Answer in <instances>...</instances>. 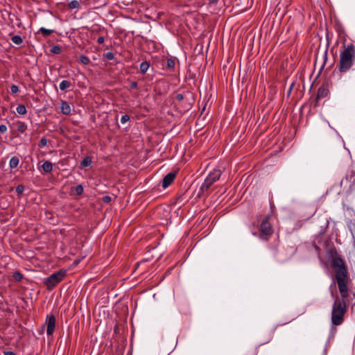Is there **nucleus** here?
<instances>
[{
    "instance_id": "obj_34",
    "label": "nucleus",
    "mask_w": 355,
    "mask_h": 355,
    "mask_svg": "<svg viewBox=\"0 0 355 355\" xmlns=\"http://www.w3.org/2000/svg\"><path fill=\"white\" fill-rule=\"evenodd\" d=\"M105 42V38L103 36H100L97 39V42L98 44H103Z\"/></svg>"
},
{
    "instance_id": "obj_13",
    "label": "nucleus",
    "mask_w": 355,
    "mask_h": 355,
    "mask_svg": "<svg viewBox=\"0 0 355 355\" xmlns=\"http://www.w3.org/2000/svg\"><path fill=\"white\" fill-rule=\"evenodd\" d=\"M53 32V30L52 29H47L44 27H41L37 31V33H42L43 36L46 37L50 35Z\"/></svg>"
},
{
    "instance_id": "obj_35",
    "label": "nucleus",
    "mask_w": 355,
    "mask_h": 355,
    "mask_svg": "<svg viewBox=\"0 0 355 355\" xmlns=\"http://www.w3.org/2000/svg\"><path fill=\"white\" fill-rule=\"evenodd\" d=\"M110 199H111V198H110V196H107L103 197V201H104L105 202H110Z\"/></svg>"
},
{
    "instance_id": "obj_22",
    "label": "nucleus",
    "mask_w": 355,
    "mask_h": 355,
    "mask_svg": "<svg viewBox=\"0 0 355 355\" xmlns=\"http://www.w3.org/2000/svg\"><path fill=\"white\" fill-rule=\"evenodd\" d=\"M12 277L15 280L19 282L22 279L23 275L19 271H15L13 272Z\"/></svg>"
},
{
    "instance_id": "obj_6",
    "label": "nucleus",
    "mask_w": 355,
    "mask_h": 355,
    "mask_svg": "<svg viewBox=\"0 0 355 355\" xmlns=\"http://www.w3.org/2000/svg\"><path fill=\"white\" fill-rule=\"evenodd\" d=\"M259 232L265 234H272L273 232L272 228L268 222V218H265L259 226Z\"/></svg>"
},
{
    "instance_id": "obj_37",
    "label": "nucleus",
    "mask_w": 355,
    "mask_h": 355,
    "mask_svg": "<svg viewBox=\"0 0 355 355\" xmlns=\"http://www.w3.org/2000/svg\"><path fill=\"white\" fill-rule=\"evenodd\" d=\"M190 108H191V105H190L189 103L187 105H186V106L184 107V109H185V110H189V109H190Z\"/></svg>"
},
{
    "instance_id": "obj_18",
    "label": "nucleus",
    "mask_w": 355,
    "mask_h": 355,
    "mask_svg": "<svg viewBox=\"0 0 355 355\" xmlns=\"http://www.w3.org/2000/svg\"><path fill=\"white\" fill-rule=\"evenodd\" d=\"M16 110H17V113L21 114V115H24V114H25L27 112L26 106L24 105H22V104L19 105L17 107Z\"/></svg>"
},
{
    "instance_id": "obj_10",
    "label": "nucleus",
    "mask_w": 355,
    "mask_h": 355,
    "mask_svg": "<svg viewBox=\"0 0 355 355\" xmlns=\"http://www.w3.org/2000/svg\"><path fill=\"white\" fill-rule=\"evenodd\" d=\"M329 91L324 87H320L317 94V98H324L327 96Z\"/></svg>"
},
{
    "instance_id": "obj_5",
    "label": "nucleus",
    "mask_w": 355,
    "mask_h": 355,
    "mask_svg": "<svg viewBox=\"0 0 355 355\" xmlns=\"http://www.w3.org/2000/svg\"><path fill=\"white\" fill-rule=\"evenodd\" d=\"M176 177L175 172H171L166 175L161 182V185L164 189H166L174 181Z\"/></svg>"
},
{
    "instance_id": "obj_24",
    "label": "nucleus",
    "mask_w": 355,
    "mask_h": 355,
    "mask_svg": "<svg viewBox=\"0 0 355 355\" xmlns=\"http://www.w3.org/2000/svg\"><path fill=\"white\" fill-rule=\"evenodd\" d=\"M48 144V140L45 138V137H42L39 144H38V146L40 148H43L44 146H46Z\"/></svg>"
},
{
    "instance_id": "obj_2",
    "label": "nucleus",
    "mask_w": 355,
    "mask_h": 355,
    "mask_svg": "<svg viewBox=\"0 0 355 355\" xmlns=\"http://www.w3.org/2000/svg\"><path fill=\"white\" fill-rule=\"evenodd\" d=\"M355 60V46L348 44L340 54L338 68L340 72H346L353 65Z\"/></svg>"
},
{
    "instance_id": "obj_38",
    "label": "nucleus",
    "mask_w": 355,
    "mask_h": 355,
    "mask_svg": "<svg viewBox=\"0 0 355 355\" xmlns=\"http://www.w3.org/2000/svg\"><path fill=\"white\" fill-rule=\"evenodd\" d=\"M218 0H209V2L211 3H216Z\"/></svg>"
},
{
    "instance_id": "obj_41",
    "label": "nucleus",
    "mask_w": 355,
    "mask_h": 355,
    "mask_svg": "<svg viewBox=\"0 0 355 355\" xmlns=\"http://www.w3.org/2000/svg\"><path fill=\"white\" fill-rule=\"evenodd\" d=\"M326 354V350H324V355Z\"/></svg>"
},
{
    "instance_id": "obj_32",
    "label": "nucleus",
    "mask_w": 355,
    "mask_h": 355,
    "mask_svg": "<svg viewBox=\"0 0 355 355\" xmlns=\"http://www.w3.org/2000/svg\"><path fill=\"white\" fill-rule=\"evenodd\" d=\"M8 128L7 126L4 124L0 125V132L1 133H5L7 131Z\"/></svg>"
},
{
    "instance_id": "obj_26",
    "label": "nucleus",
    "mask_w": 355,
    "mask_h": 355,
    "mask_svg": "<svg viewBox=\"0 0 355 355\" xmlns=\"http://www.w3.org/2000/svg\"><path fill=\"white\" fill-rule=\"evenodd\" d=\"M84 189L81 184H78L75 188V191L78 195H81L83 193Z\"/></svg>"
},
{
    "instance_id": "obj_8",
    "label": "nucleus",
    "mask_w": 355,
    "mask_h": 355,
    "mask_svg": "<svg viewBox=\"0 0 355 355\" xmlns=\"http://www.w3.org/2000/svg\"><path fill=\"white\" fill-rule=\"evenodd\" d=\"M60 110L63 114L69 115L71 113L70 105L65 101H61Z\"/></svg>"
},
{
    "instance_id": "obj_15",
    "label": "nucleus",
    "mask_w": 355,
    "mask_h": 355,
    "mask_svg": "<svg viewBox=\"0 0 355 355\" xmlns=\"http://www.w3.org/2000/svg\"><path fill=\"white\" fill-rule=\"evenodd\" d=\"M150 64L148 62L145 61L141 63L139 69L142 73H145L149 69Z\"/></svg>"
},
{
    "instance_id": "obj_3",
    "label": "nucleus",
    "mask_w": 355,
    "mask_h": 355,
    "mask_svg": "<svg viewBox=\"0 0 355 355\" xmlns=\"http://www.w3.org/2000/svg\"><path fill=\"white\" fill-rule=\"evenodd\" d=\"M223 173V169L220 166L216 167L213 171H210L201 184L198 193V196H202L208 193L209 188L214 182L218 180Z\"/></svg>"
},
{
    "instance_id": "obj_11",
    "label": "nucleus",
    "mask_w": 355,
    "mask_h": 355,
    "mask_svg": "<svg viewBox=\"0 0 355 355\" xmlns=\"http://www.w3.org/2000/svg\"><path fill=\"white\" fill-rule=\"evenodd\" d=\"M19 159L17 157H12L9 162V166L11 168H15L18 166Z\"/></svg>"
},
{
    "instance_id": "obj_36",
    "label": "nucleus",
    "mask_w": 355,
    "mask_h": 355,
    "mask_svg": "<svg viewBox=\"0 0 355 355\" xmlns=\"http://www.w3.org/2000/svg\"><path fill=\"white\" fill-rule=\"evenodd\" d=\"M5 355H15L12 352H5Z\"/></svg>"
},
{
    "instance_id": "obj_19",
    "label": "nucleus",
    "mask_w": 355,
    "mask_h": 355,
    "mask_svg": "<svg viewBox=\"0 0 355 355\" xmlns=\"http://www.w3.org/2000/svg\"><path fill=\"white\" fill-rule=\"evenodd\" d=\"M50 51L54 54H60L62 52V48L59 45H55L51 47Z\"/></svg>"
},
{
    "instance_id": "obj_17",
    "label": "nucleus",
    "mask_w": 355,
    "mask_h": 355,
    "mask_svg": "<svg viewBox=\"0 0 355 355\" xmlns=\"http://www.w3.org/2000/svg\"><path fill=\"white\" fill-rule=\"evenodd\" d=\"M12 42L17 45H21L23 42V39L20 35H14L11 37Z\"/></svg>"
},
{
    "instance_id": "obj_31",
    "label": "nucleus",
    "mask_w": 355,
    "mask_h": 355,
    "mask_svg": "<svg viewBox=\"0 0 355 355\" xmlns=\"http://www.w3.org/2000/svg\"><path fill=\"white\" fill-rule=\"evenodd\" d=\"M175 99L180 103L184 99V96L182 94H178L175 96Z\"/></svg>"
},
{
    "instance_id": "obj_28",
    "label": "nucleus",
    "mask_w": 355,
    "mask_h": 355,
    "mask_svg": "<svg viewBox=\"0 0 355 355\" xmlns=\"http://www.w3.org/2000/svg\"><path fill=\"white\" fill-rule=\"evenodd\" d=\"M130 120V116L128 114H124L121 118V123L124 124Z\"/></svg>"
},
{
    "instance_id": "obj_1",
    "label": "nucleus",
    "mask_w": 355,
    "mask_h": 355,
    "mask_svg": "<svg viewBox=\"0 0 355 355\" xmlns=\"http://www.w3.org/2000/svg\"><path fill=\"white\" fill-rule=\"evenodd\" d=\"M327 258L330 261L331 267L335 273L338 290L343 298L334 302L331 311V323L333 325L338 326L343 322L346 312V303L344 299L349 296L347 286L349 282L348 270L345 260L336 248H331L328 250Z\"/></svg>"
},
{
    "instance_id": "obj_7",
    "label": "nucleus",
    "mask_w": 355,
    "mask_h": 355,
    "mask_svg": "<svg viewBox=\"0 0 355 355\" xmlns=\"http://www.w3.org/2000/svg\"><path fill=\"white\" fill-rule=\"evenodd\" d=\"M55 327V318L54 315L47 317L46 320V334L48 336L53 334Z\"/></svg>"
},
{
    "instance_id": "obj_27",
    "label": "nucleus",
    "mask_w": 355,
    "mask_h": 355,
    "mask_svg": "<svg viewBox=\"0 0 355 355\" xmlns=\"http://www.w3.org/2000/svg\"><path fill=\"white\" fill-rule=\"evenodd\" d=\"M270 234H265L264 233H261L259 234V238L264 241H268L269 240V236Z\"/></svg>"
},
{
    "instance_id": "obj_9",
    "label": "nucleus",
    "mask_w": 355,
    "mask_h": 355,
    "mask_svg": "<svg viewBox=\"0 0 355 355\" xmlns=\"http://www.w3.org/2000/svg\"><path fill=\"white\" fill-rule=\"evenodd\" d=\"M42 169L44 170V172L46 173H50L53 170V164L51 162H49V161H45L42 165Z\"/></svg>"
},
{
    "instance_id": "obj_4",
    "label": "nucleus",
    "mask_w": 355,
    "mask_h": 355,
    "mask_svg": "<svg viewBox=\"0 0 355 355\" xmlns=\"http://www.w3.org/2000/svg\"><path fill=\"white\" fill-rule=\"evenodd\" d=\"M65 275L66 271L61 270L58 272L51 274L45 279L44 283L49 288H52L55 287L59 282H60Z\"/></svg>"
},
{
    "instance_id": "obj_30",
    "label": "nucleus",
    "mask_w": 355,
    "mask_h": 355,
    "mask_svg": "<svg viewBox=\"0 0 355 355\" xmlns=\"http://www.w3.org/2000/svg\"><path fill=\"white\" fill-rule=\"evenodd\" d=\"M24 191V187L23 185L21 184H19L18 185L17 187H16V192L18 193V194H21Z\"/></svg>"
},
{
    "instance_id": "obj_40",
    "label": "nucleus",
    "mask_w": 355,
    "mask_h": 355,
    "mask_svg": "<svg viewBox=\"0 0 355 355\" xmlns=\"http://www.w3.org/2000/svg\"><path fill=\"white\" fill-rule=\"evenodd\" d=\"M343 180L340 182V186L343 185Z\"/></svg>"
},
{
    "instance_id": "obj_23",
    "label": "nucleus",
    "mask_w": 355,
    "mask_h": 355,
    "mask_svg": "<svg viewBox=\"0 0 355 355\" xmlns=\"http://www.w3.org/2000/svg\"><path fill=\"white\" fill-rule=\"evenodd\" d=\"M166 65H167V67L169 68V69H174V67H175V61H174V60L172 59V58L167 59Z\"/></svg>"
},
{
    "instance_id": "obj_20",
    "label": "nucleus",
    "mask_w": 355,
    "mask_h": 355,
    "mask_svg": "<svg viewBox=\"0 0 355 355\" xmlns=\"http://www.w3.org/2000/svg\"><path fill=\"white\" fill-rule=\"evenodd\" d=\"M80 62L84 65H88L90 63L89 58L84 55L80 56Z\"/></svg>"
},
{
    "instance_id": "obj_33",
    "label": "nucleus",
    "mask_w": 355,
    "mask_h": 355,
    "mask_svg": "<svg viewBox=\"0 0 355 355\" xmlns=\"http://www.w3.org/2000/svg\"><path fill=\"white\" fill-rule=\"evenodd\" d=\"M137 85H138V84L136 81H132L130 83V89H136L137 87Z\"/></svg>"
},
{
    "instance_id": "obj_39",
    "label": "nucleus",
    "mask_w": 355,
    "mask_h": 355,
    "mask_svg": "<svg viewBox=\"0 0 355 355\" xmlns=\"http://www.w3.org/2000/svg\"><path fill=\"white\" fill-rule=\"evenodd\" d=\"M252 235L254 236H259L257 232H252Z\"/></svg>"
},
{
    "instance_id": "obj_29",
    "label": "nucleus",
    "mask_w": 355,
    "mask_h": 355,
    "mask_svg": "<svg viewBox=\"0 0 355 355\" xmlns=\"http://www.w3.org/2000/svg\"><path fill=\"white\" fill-rule=\"evenodd\" d=\"M19 87L16 85H12L10 87V92L12 94H17L19 92Z\"/></svg>"
},
{
    "instance_id": "obj_16",
    "label": "nucleus",
    "mask_w": 355,
    "mask_h": 355,
    "mask_svg": "<svg viewBox=\"0 0 355 355\" xmlns=\"http://www.w3.org/2000/svg\"><path fill=\"white\" fill-rule=\"evenodd\" d=\"M27 129V125L24 122L19 121L17 123V130L19 132L24 133Z\"/></svg>"
},
{
    "instance_id": "obj_21",
    "label": "nucleus",
    "mask_w": 355,
    "mask_h": 355,
    "mask_svg": "<svg viewBox=\"0 0 355 355\" xmlns=\"http://www.w3.org/2000/svg\"><path fill=\"white\" fill-rule=\"evenodd\" d=\"M80 6L79 1L77 0H72L69 3V8L70 9H75L78 8Z\"/></svg>"
},
{
    "instance_id": "obj_12",
    "label": "nucleus",
    "mask_w": 355,
    "mask_h": 355,
    "mask_svg": "<svg viewBox=\"0 0 355 355\" xmlns=\"http://www.w3.org/2000/svg\"><path fill=\"white\" fill-rule=\"evenodd\" d=\"M71 85V84L70 81L67 80H64L60 82V83L59 85V87H60V89L61 91H64L65 89H67L69 87H70Z\"/></svg>"
},
{
    "instance_id": "obj_25",
    "label": "nucleus",
    "mask_w": 355,
    "mask_h": 355,
    "mask_svg": "<svg viewBox=\"0 0 355 355\" xmlns=\"http://www.w3.org/2000/svg\"><path fill=\"white\" fill-rule=\"evenodd\" d=\"M103 56L105 58H106L108 60H112L114 58V55L113 53L110 52V51L104 53Z\"/></svg>"
},
{
    "instance_id": "obj_14",
    "label": "nucleus",
    "mask_w": 355,
    "mask_h": 355,
    "mask_svg": "<svg viewBox=\"0 0 355 355\" xmlns=\"http://www.w3.org/2000/svg\"><path fill=\"white\" fill-rule=\"evenodd\" d=\"M92 158L89 156L84 157V159L80 162V165L82 167H87L92 164Z\"/></svg>"
}]
</instances>
